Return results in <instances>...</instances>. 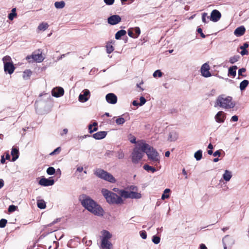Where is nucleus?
I'll return each mask as SVG.
<instances>
[{"label":"nucleus","instance_id":"f257e3e1","mask_svg":"<svg viewBox=\"0 0 249 249\" xmlns=\"http://www.w3.org/2000/svg\"><path fill=\"white\" fill-rule=\"evenodd\" d=\"M79 200L82 205L92 213L98 216L104 215L103 208L89 196L83 195L80 196Z\"/></svg>","mask_w":249,"mask_h":249},{"label":"nucleus","instance_id":"f03ea898","mask_svg":"<svg viewBox=\"0 0 249 249\" xmlns=\"http://www.w3.org/2000/svg\"><path fill=\"white\" fill-rule=\"evenodd\" d=\"M235 105L231 97L222 94L217 98L214 107H219L223 109H229L233 108Z\"/></svg>","mask_w":249,"mask_h":249},{"label":"nucleus","instance_id":"7ed1b4c3","mask_svg":"<svg viewBox=\"0 0 249 249\" xmlns=\"http://www.w3.org/2000/svg\"><path fill=\"white\" fill-rule=\"evenodd\" d=\"M101 193L107 202L109 204H122L124 200L121 196L106 189H102Z\"/></svg>","mask_w":249,"mask_h":249},{"label":"nucleus","instance_id":"20e7f679","mask_svg":"<svg viewBox=\"0 0 249 249\" xmlns=\"http://www.w3.org/2000/svg\"><path fill=\"white\" fill-rule=\"evenodd\" d=\"M144 141L137 142L136 146L131 154L132 161L134 163H138L144 155Z\"/></svg>","mask_w":249,"mask_h":249},{"label":"nucleus","instance_id":"39448f33","mask_svg":"<svg viewBox=\"0 0 249 249\" xmlns=\"http://www.w3.org/2000/svg\"><path fill=\"white\" fill-rule=\"evenodd\" d=\"M144 152L147 155L148 159L154 163H159L160 158L158 152L144 141Z\"/></svg>","mask_w":249,"mask_h":249},{"label":"nucleus","instance_id":"423d86ee","mask_svg":"<svg viewBox=\"0 0 249 249\" xmlns=\"http://www.w3.org/2000/svg\"><path fill=\"white\" fill-rule=\"evenodd\" d=\"M101 248L103 249H112V244L109 241L112 236V234L105 230L101 231Z\"/></svg>","mask_w":249,"mask_h":249},{"label":"nucleus","instance_id":"0eeeda50","mask_svg":"<svg viewBox=\"0 0 249 249\" xmlns=\"http://www.w3.org/2000/svg\"><path fill=\"white\" fill-rule=\"evenodd\" d=\"M95 175L98 178L113 183L116 182V179L110 173L101 169H97L94 172Z\"/></svg>","mask_w":249,"mask_h":249},{"label":"nucleus","instance_id":"6e6552de","mask_svg":"<svg viewBox=\"0 0 249 249\" xmlns=\"http://www.w3.org/2000/svg\"><path fill=\"white\" fill-rule=\"evenodd\" d=\"M224 249H230L234 244V239L229 235H226L222 240Z\"/></svg>","mask_w":249,"mask_h":249},{"label":"nucleus","instance_id":"1a4fd4ad","mask_svg":"<svg viewBox=\"0 0 249 249\" xmlns=\"http://www.w3.org/2000/svg\"><path fill=\"white\" fill-rule=\"evenodd\" d=\"M226 118V113L223 111H219L214 117L215 121L218 124L224 123Z\"/></svg>","mask_w":249,"mask_h":249},{"label":"nucleus","instance_id":"9d476101","mask_svg":"<svg viewBox=\"0 0 249 249\" xmlns=\"http://www.w3.org/2000/svg\"><path fill=\"white\" fill-rule=\"evenodd\" d=\"M210 66L209 65L205 63L202 65L200 69V72L201 75L204 77H209L211 76V74L209 71Z\"/></svg>","mask_w":249,"mask_h":249},{"label":"nucleus","instance_id":"9b49d317","mask_svg":"<svg viewBox=\"0 0 249 249\" xmlns=\"http://www.w3.org/2000/svg\"><path fill=\"white\" fill-rule=\"evenodd\" d=\"M90 95V91L87 89L83 90L79 95L78 100L81 102H86L88 101Z\"/></svg>","mask_w":249,"mask_h":249},{"label":"nucleus","instance_id":"f8f14e48","mask_svg":"<svg viewBox=\"0 0 249 249\" xmlns=\"http://www.w3.org/2000/svg\"><path fill=\"white\" fill-rule=\"evenodd\" d=\"M64 94V89L60 87L53 88L52 90V95L55 97L58 98L62 96Z\"/></svg>","mask_w":249,"mask_h":249},{"label":"nucleus","instance_id":"ddd939ff","mask_svg":"<svg viewBox=\"0 0 249 249\" xmlns=\"http://www.w3.org/2000/svg\"><path fill=\"white\" fill-rule=\"evenodd\" d=\"M54 180L53 179H51V178H42L38 182L39 185L43 186H52L54 184Z\"/></svg>","mask_w":249,"mask_h":249},{"label":"nucleus","instance_id":"4468645a","mask_svg":"<svg viewBox=\"0 0 249 249\" xmlns=\"http://www.w3.org/2000/svg\"><path fill=\"white\" fill-rule=\"evenodd\" d=\"M121 21V18L117 15H112L107 18L108 23L112 25H116Z\"/></svg>","mask_w":249,"mask_h":249},{"label":"nucleus","instance_id":"2eb2a0df","mask_svg":"<svg viewBox=\"0 0 249 249\" xmlns=\"http://www.w3.org/2000/svg\"><path fill=\"white\" fill-rule=\"evenodd\" d=\"M221 14L217 10H213L212 11L210 16V20L213 22L218 21L221 18Z\"/></svg>","mask_w":249,"mask_h":249},{"label":"nucleus","instance_id":"dca6fc26","mask_svg":"<svg viewBox=\"0 0 249 249\" xmlns=\"http://www.w3.org/2000/svg\"><path fill=\"white\" fill-rule=\"evenodd\" d=\"M106 99L107 102L111 104H115L117 102V96L112 93H108L106 96Z\"/></svg>","mask_w":249,"mask_h":249},{"label":"nucleus","instance_id":"f3484780","mask_svg":"<svg viewBox=\"0 0 249 249\" xmlns=\"http://www.w3.org/2000/svg\"><path fill=\"white\" fill-rule=\"evenodd\" d=\"M15 67L13 63L6 64L4 65V71L9 74L13 73L15 70Z\"/></svg>","mask_w":249,"mask_h":249},{"label":"nucleus","instance_id":"a211bd4d","mask_svg":"<svg viewBox=\"0 0 249 249\" xmlns=\"http://www.w3.org/2000/svg\"><path fill=\"white\" fill-rule=\"evenodd\" d=\"M246 31V29L244 26H241L237 28L234 31V34L236 36H243Z\"/></svg>","mask_w":249,"mask_h":249},{"label":"nucleus","instance_id":"6ab92c4d","mask_svg":"<svg viewBox=\"0 0 249 249\" xmlns=\"http://www.w3.org/2000/svg\"><path fill=\"white\" fill-rule=\"evenodd\" d=\"M107 135V131H99L94 133L92 137L96 140H101L106 137Z\"/></svg>","mask_w":249,"mask_h":249},{"label":"nucleus","instance_id":"aec40b11","mask_svg":"<svg viewBox=\"0 0 249 249\" xmlns=\"http://www.w3.org/2000/svg\"><path fill=\"white\" fill-rule=\"evenodd\" d=\"M11 155L12 156V161H15L17 160L19 157V151L15 147L12 148Z\"/></svg>","mask_w":249,"mask_h":249},{"label":"nucleus","instance_id":"412c9836","mask_svg":"<svg viewBox=\"0 0 249 249\" xmlns=\"http://www.w3.org/2000/svg\"><path fill=\"white\" fill-rule=\"evenodd\" d=\"M232 176L231 172L229 170H226L223 175V178L225 181L228 182L230 180Z\"/></svg>","mask_w":249,"mask_h":249},{"label":"nucleus","instance_id":"4be33fe9","mask_svg":"<svg viewBox=\"0 0 249 249\" xmlns=\"http://www.w3.org/2000/svg\"><path fill=\"white\" fill-rule=\"evenodd\" d=\"M119 194L121 198H130V194L129 191H126L124 190H121L119 191Z\"/></svg>","mask_w":249,"mask_h":249},{"label":"nucleus","instance_id":"5701e85b","mask_svg":"<svg viewBox=\"0 0 249 249\" xmlns=\"http://www.w3.org/2000/svg\"><path fill=\"white\" fill-rule=\"evenodd\" d=\"M49 27V24L47 22H43L40 23L37 28V31L38 32L44 31L48 29Z\"/></svg>","mask_w":249,"mask_h":249},{"label":"nucleus","instance_id":"b1692460","mask_svg":"<svg viewBox=\"0 0 249 249\" xmlns=\"http://www.w3.org/2000/svg\"><path fill=\"white\" fill-rule=\"evenodd\" d=\"M237 68L236 66H232L230 67L228 71V75L234 77L236 74V70Z\"/></svg>","mask_w":249,"mask_h":249},{"label":"nucleus","instance_id":"393cba45","mask_svg":"<svg viewBox=\"0 0 249 249\" xmlns=\"http://www.w3.org/2000/svg\"><path fill=\"white\" fill-rule=\"evenodd\" d=\"M44 58L41 53H33V60L37 62H41Z\"/></svg>","mask_w":249,"mask_h":249},{"label":"nucleus","instance_id":"a878e982","mask_svg":"<svg viewBox=\"0 0 249 249\" xmlns=\"http://www.w3.org/2000/svg\"><path fill=\"white\" fill-rule=\"evenodd\" d=\"M178 138V135L177 133L175 131H172L169 133L168 140L171 142L175 141L177 140Z\"/></svg>","mask_w":249,"mask_h":249},{"label":"nucleus","instance_id":"bb28decb","mask_svg":"<svg viewBox=\"0 0 249 249\" xmlns=\"http://www.w3.org/2000/svg\"><path fill=\"white\" fill-rule=\"evenodd\" d=\"M130 198L131 199H140L142 197V195L137 191L130 192Z\"/></svg>","mask_w":249,"mask_h":249},{"label":"nucleus","instance_id":"cd10ccee","mask_svg":"<svg viewBox=\"0 0 249 249\" xmlns=\"http://www.w3.org/2000/svg\"><path fill=\"white\" fill-rule=\"evenodd\" d=\"M97 123L94 122L92 124H90L89 125L88 128L90 133H92L94 131L97 130L98 128L97 127Z\"/></svg>","mask_w":249,"mask_h":249},{"label":"nucleus","instance_id":"c85d7f7f","mask_svg":"<svg viewBox=\"0 0 249 249\" xmlns=\"http://www.w3.org/2000/svg\"><path fill=\"white\" fill-rule=\"evenodd\" d=\"M32 74V72L30 70H25L22 75L23 78L25 80H28L30 78V76Z\"/></svg>","mask_w":249,"mask_h":249},{"label":"nucleus","instance_id":"c756f323","mask_svg":"<svg viewBox=\"0 0 249 249\" xmlns=\"http://www.w3.org/2000/svg\"><path fill=\"white\" fill-rule=\"evenodd\" d=\"M171 190L170 189L167 188L164 190L163 191V193L161 196V199L164 200L165 199H167L169 197V194L170 193Z\"/></svg>","mask_w":249,"mask_h":249},{"label":"nucleus","instance_id":"7c9ffc66","mask_svg":"<svg viewBox=\"0 0 249 249\" xmlns=\"http://www.w3.org/2000/svg\"><path fill=\"white\" fill-rule=\"evenodd\" d=\"M126 32L125 30H121L118 31L115 34V38L119 39L121 37L126 34Z\"/></svg>","mask_w":249,"mask_h":249},{"label":"nucleus","instance_id":"2f4dec72","mask_svg":"<svg viewBox=\"0 0 249 249\" xmlns=\"http://www.w3.org/2000/svg\"><path fill=\"white\" fill-rule=\"evenodd\" d=\"M37 207L41 209H44L46 207V202L42 199L38 200L37 201Z\"/></svg>","mask_w":249,"mask_h":249},{"label":"nucleus","instance_id":"473e14b6","mask_svg":"<svg viewBox=\"0 0 249 249\" xmlns=\"http://www.w3.org/2000/svg\"><path fill=\"white\" fill-rule=\"evenodd\" d=\"M194 157L196 160H200L202 157V151L201 150H199L196 152L194 154Z\"/></svg>","mask_w":249,"mask_h":249},{"label":"nucleus","instance_id":"72a5a7b5","mask_svg":"<svg viewBox=\"0 0 249 249\" xmlns=\"http://www.w3.org/2000/svg\"><path fill=\"white\" fill-rule=\"evenodd\" d=\"M249 82L247 80H244L240 84V89L241 90H244L248 85Z\"/></svg>","mask_w":249,"mask_h":249},{"label":"nucleus","instance_id":"f704fd0d","mask_svg":"<svg viewBox=\"0 0 249 249\" xmlns=\"http://www.w3.org/2000/svg\"><path fill=\"white\" fill-rule=\"evenodd\" d=\"M65 3L63 1H56L54 3V6L57 9H62L64 7Z\"/></svg>","mask_w":249,"mask_h":249},{"label":"nucleus","instance_id":"c9c22d12","mask_svg":"<svg viewBox=\"0 0 249 249\" xmlns=\"http://www.w3.org/2000/svg\"><path fill=\"white\" fill-rule=\"evenodd\" d=\"M115 122L118 125H122L125 123V120L124 118L120 116L116 119Z\"/></svg>","mask_w":249,"mask_h":249},{"label":"nucleus","instance_id":"e433bc0d","mask_svg":"<svg viewBox=\"0 0 249 249\" xmlns=\"http://www.w3.org/2000/svg\"><path fill=\"white\" fill-rule=\"evenodd\" d=\"M143 167V169L144 170H145L146 171H151L152 173H154L156 171L155 168H154L147 164H145Z\"/></svg>","mask_w":249,"mask_h":249},{"label":"nucleus","instance_id":"4c0bfd02","mask_svg":"<svg viewBox=\"0 0 249 249\" xmlns=\"http://www.w3.org/2000/svg\"><path fill=\"white\" fill-rule=\"evenodd\" d=\"M4 65L9 63H13L11 60V58L9 56H5L2 58Z\"/></svg>","mask_w":249,"mask_h":249},{"label":"nucleus","instance_id":"58836bf2","mask_svg":"<svg viewBox=\"0 0 249 249\" xmlns=\"http://www.w3.org/2000/svg\"><path fill=\"white\" fill-rule=\"evenodd\" d=\"M106 50L107 53H110L114 51V47L111 44H107L106 46Z\"/></svg>","mask_w":249,"mask_h":249},{"label":"nucleus","instance_id":"ea45409f","mask_svg":"<svg viewBox=\"0 0 249 249\" xmlns=\"http://www.w3.org/2000/svg\"><path fill=\"white\" fill-rule=\"evenodd\" d=\"M239 58V56L238 55L233 56L230 58L229 62L231 64H234V63L236 62L238 60Z\"/></svg>","mask_w":249,"mask_h":249},{"label":"nucleus","instance_id":"a19ab883","mask_svg":"<svg viewBox=\"0 0 249 249\" xmlns=\"http://www.w3.org/2000/svg\"><path fill=\"white\" fill-rule=\"evenodd\" d=\"M46 172L49 175H53L55 172V170L53 167H50L47 169Z\"/></svg>","mask_w":249,"mask_h":249},{"label":"nucleus","instance_id":"79ce46f5","mask_svg":"<svg viewBox=\"0 0 249 249\" xmlns=\"http://www.w3.org/2000/svg\"><path fill=\"white\" fill-rule=\"evenodd\" d=\"M162 75V73L161 72L160 70H156L153 74V77H157V76L159 77H161Z\"/></svg>","mask_w":249,"mask_h":249},{"label":"nucleus","instance_id":"37998d69","mask_svg":"<svg viewBox=\"0 0 249 249\" xmlns=\"http://www.w3.org/2000/svg\"><path fill=\"white\" fill-rule=\"evenodd\" d=\"M160 239L157 236H153L152 237V242L155 244H158L160 242Z\"/></svg>","mask_w":249,"mask_h":249},{"label":"nucleus","instance_id":"c03bdc74","mask_svg":"<svg viewBox=\"0 0 249 249\" xmlns=\"http://www.w3.org/2000/svg\"><path fill=\"white\" fill-rule=\"evenodd\" d=\"M128 36L132 38H137V36H135V35L133 34V31L132 29H130L128 30Z\"/></svg>","mask_w":249,"mask_h":249},{"label":"nucleus","instance_id":"a18cd8bd","mask_svg":"<svg viewBox=\"0 0 249 249\" xmlns=\"http://www.w3.org/2000/svg\"><path fill=\"white\" fill-rule=\"evenodd\" d=\"M132 30L135 33V34H136L135 36H137L138 37L141 33V30H140V28L138 27H136L134 28V29H133Z\"/></svg>","mask_w":249,"mask_h":249},{"label":"nucleus","instance_id":"49530a36","mask_svg":"<svg viewBox=\"0 0 249 249\" xmlns=\"http://www.w3.org/2000/svg\"><path fill=\"white\" fill-rule=\"evenodd\" d=\"M61 151V148L60 147H58L57 148H56V149H55L52 152H51L50 155H55V154H59L60 153Z\"/></svg>","mask_w":249,"mask_h":249},{"label":"nucleus","instance_id":"de8ad7c7","mask_svg":"<svg viewBox=\"0 0 249 249\" xmlns=\"http://www.w3.org/2000/svg\"><path fill=\"white\" fill-rule=\"evenodd\" d=\"M7 223V220L5 219H1L0 220V227L4 228Z\"/></svg>","mask_w":249,"mask_h":249},{"label":"nucleus","instance_id":"09e8293b","mask_svg":"<svg viewBox=\"0 0 249 249\" xmlns=\"http://www.w3.org/2000/svg\"><path fill=\"white\" fill-rule=\"evenodd\" d=\"M130 192H134L138 191V188L137 186L135 185H131L128 188Z\"/></svg>","mask_w":249,"mask_h":249},{"label":"nucleus","instance_id":"8fccbe9b","mask_svg":"<svg viewBox=\"0 0 249 249\" xmlns=\"http://www.w3.org/2000/svg\"><path fill=\"white\" fill-rule=\"evenodd\" d=\"M68 133V129L67 128H64L62 130V131L60 132V135L61 137L64 136V135H66Z\"/></svg>","mask_w":249,"mask_h":249},{"label":"nucleus","instance_id":"3c124183","mask_svg":"<svg viewBox=\"0 0 249 249\" xmlns=\"http://www.w3.org/2000/svg\"><path fill=\"white\" fill-rule=\"evenodd\" d=\"M140 102L139 103L140 106H142L146 103L145 99L142 96L140 98Z\"/></svg>","mask_w":249,"mask_h":249},{"label":"nucleus","instance_id":"603ef678","mask_svg":"<svg viewBox=\"0 0 249 249\" xmlns=\"http://www.w3.org/2000/svg\"><path fill=\"white\" fill-rule=\"evenodd\" d=\"M117 157L119 159H122L124 157V154L122 151H118Z\"/></svg>","mask_w":249,"mask_h":249},{"label":"nucleus","instance_id":"864d4df0","mask_svg":"<svg viewBox=\"0 0 249 249\" xmlns=\"http://www.w3.org/2000/svg\"><path fill=\"white\" fill-rule=\"evenodd\" d=\"M140 235L141 237L143 239H145L147 237L146 232L144 231H140Z\"/></svg>","mask_w":249,"mask_h":249},{"label":"nucleus","instance_id":"5fc2aeb1","mask_svg":"<svg viewBox=\"0 0 249 249\" xmlns=\"http://www.w3.org/2000/svg\"><path fill=\"white\" fill-rule=\"evenodd\" d=\"M104 1L107 5H111L114 3L115 0H104Z\"/></svg>","mask_w":249,"mask_h":249},{"label":"nucleus","instance_id":"6e6d98bb","mask_svg":"<svg viewBox=\"0 0 249 249\" xmlns=\"http://www.w3.org/2000/svg\"><path fill=\"white\" fill-rule=\"evenodd\" d=\"M17 207L15 205H12L9 207L8 211L9 212H13L16 211Z\"/></svg>","mask_w":249,"mask_h":249},{"label":"nucleus","instance_id":"4d7b16f0","mask_svg":"<svg viewBox=\"0 0 249 249\" xmlns=\"http://www.w3.org/2000/svg\"><path fill=\"white\" fill-rule=\"evenodd\" d=\"M207 16V14L206 13H203L202 15V20L205 23H207V21L206 20Z\"/></svg>","mask_w":249,"mask_h":249},{"label":"nucleus","instance_id":"13d9d810","mask_svg":"<svg viewBox=\"0 0 249 249\" xmlns=\"http://www.w3.org/2000/svg\"><path fill=\"white\" fill-rule=\"evenodd\" d=\"M16 16L17 14L11 13L8 15V18L10 20H12L14 19V18L16 17Z\"/></svg>","mask_w":249,"mask_h":249},{"label":"nucleus","instance_id":"bf43d9fd","mask_svg":"<svg viewBox=\"0 0 249 249\" xmlns=\"http://www.w3.org/2000/svg\"><path fill=\"white\" fill-rule=\"evenodd\" d=\"M60 220V218H56L54 221H53L52 223H51L50 224H48V226H49V227L52 226V225L55 224V223H57L58 222H59Z\"/></svg>","mask_w":249,"mask_h":249},{"label":"nucleus","instance_id":"052dcab7","mask_svg":"<svg viewBox=\"0 0 249 249\" xmlns=\"http://www.w3.org/2000/svg\"><path fill=\"white\" fill-rule=\"evenodd\" d=\"M197 31L198 33H199L201 35V36L202 37V38H205V35L202 32V30L200 28H198L197 29Z\"/></svg>","mask_w":249,"mask_h":249},{"label":"nucleus","instance_id":"680f3d73","mask_svg":"<svg viewBox=\"0 0 249 249\" xmlns=\"http://www.w3.org/2000/svg\"><path fill=\"white\" fill-rule=\"evenodd\" d=\"M26 59L29 61V62H31L34 61L33 60V54L31 55H28L26 57Z\"/></svg>","mask_w":249,"mask_h":249},{"label":"nucleus","instance_id":"e2e57ef3","mask_svg":"<svg viewBox=\"0 0 249 249\" xmlns=\"http://www.w3.org/2000/svg\"><path fill=\"white\" fill-rule=\"evenodd\" d=\"M231 121H232V122H237L238 120V117L236 115H234L231 117Z\"/></svg>","mask_w":249,"mask_h":249},{"label":"nucleus","instance_id":"0e129e2a","mask_svg":"<svg viewBox=\"0 0 249 249\" xmlns=\"http://www.w3.org/2000/svg\"><path fill=\"white\" fill-rule=\"evenodd\" d=\"M246 71V69L245 68H241L238 71V75H242V73L245 72Z\"/></svg>","mask_w":249,"mask_h":249},{"label":"nucleus","instance_id":"69168bd1","mask_svg":"<svg viewBox=\"0 0 249 249\" xmlns=\"http://www.w3.org/2000/svg\"><path fill=\"white\" fill-rule=\"evenodd\" d=\"M249 47V45L247 43H245L243 46H240V48L241 50H246V49Z\"/></svg>","mask_w":249,"mask_h":249},{"label":"nucleus","instance_id":"338daca9","mask_svg":"<svg viewBox=\"0 0 249 249\" xmlns=\"http://www.w3.org/2000/svg\"><path fill=\"white\" fill-rule=\"evenodd\" d=\"M220 155H221V153L219 150H217L213 153V156L214 157H216V156L220 157Z\"/></svg>","mask_w":249,"mask_h":249},{"label":"nucleus","instance_id":"774afa93","mask_svg":"<svg viewBox=\"0 0 249 249\" xmlns=\"http://www.w3.org/2000/svg\"><path fill=\"white\" fill-rule=\"evenodd\" d=\"M129 141L132 143H135L136 142V138L134 136H132L130 138H129Z\"/></svg>","mask_w":249,"mask_h":249}]
</instances>
